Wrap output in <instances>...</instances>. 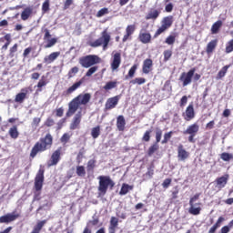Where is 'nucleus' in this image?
<instances>
[{
	"mask_svg": "<svg viewBox=\"0 0 233 233\" xmlns=\"http://www.w3.org/2000/svg\"><path fill=\"white\" fill-rule=\"evenodd\" d=\"M52 145H54V137H52V134L47 133L45 137H40V139L35 142L31 149L30 157L34 159L37 154H42V152L50 150V148H52Z\"/></svg>",
	"mask_w": 233,
	"mask_h": 233,
	"instance_id": "f257e3e1",
	"label": "nucleus"
},
{
	"mask_svg": "<svg viewBox=\"0 0 233 233\" xmlns=\"http://www.w3.org/2000/svg\"><path fill=\"white\" fill-rule=\"evenodd\" d=\"M90 99H92V95H90V93L80 94L76 96L68 104V110L66 113V117H72V115L77 112L79 106H81V105H88V103H90Z\"/></svg>",
	"mask_w": 233,
	"mask_h": 233,
	"instance_id": "f03ea898",
	"label": "nucleus"
},
{
	"mask_svg": "<svg viewBox=\"0 0 233 233\" xmlns=\"http://www.w3.org/2000/svg\"><path fill=\"white\" fill-rule=\"evenodd\" d=\"M97 179V190L99 198H103L106 195V192H108V187H110V190H112V188L116 187V182L110 178V176H99Z\"/></svg>",
	"mask_w": 233,
	"mask_h": 233,
	"instance_id": "7ed1b4c3",
	"label": "nucleus"
},
{
	"mask_svg": "<svg viewBox=\"0 0 233 233\" xmlns=\"http://www.w3.org/2000/svg\"><path fill=\"white\" fill-rule=\"evenodd\" d=\"M110 39H111L110 34H108V32L106 29L101 33V37H99L98 39L93 42H89L88 45L92 48H97L99 46H102L103 50H106V48H108Z\"/></svg>",
	"mask_w": 233,
	"mask_h": 233,
	"instance_id": "20e7f679",
	"label": "nucleus"
},
{
	"mask_svg": "<svg viewBox=\"0 0 233 233\" xmlns=\"http://www.w3.org/2000/svg\"><path fill=\"white\" fill-rule=\"evenodd\" d=\"M78 63L83 68H90V66H94V65H99V63H101V57L97 55H87L81 56Z\"/></svg>",
	"mask_w": 233,
	"mask_h": 233,
	"instance_id": "39448f33",
	"label": "nucleus"
},
{
	"mask_svg": "<svg viewBox=\"0 0 233 233\" xmlns=\"http://www.w3.org/2000/svg\"><path fill=\"white\" fill-rule=\"evenodd\" d=\"M174 24V16L168 15L165 16L161 21V26L157 28V30L155 32L153 37L154 39H157L161 34H164V32H167L168 28L172 26Z\"/></svg>",
	"mask_w": 233,
	"mask_h": 233,
	"instance_id": "423d86ee",
	"label": "nucleus"
},
{
	"mask_svg": "<svg viewBox=\"0 0 233 233\" xmlns=\"http://www.w3.org/2000/svg\"><path fill=\"white\" fill-rule=\"evenodd\" d=\"M199 196H201V193L195 194L190 199H189V208L188 212L192 216H199L201 214V202L196 203V201L199 200Z\"/></svg>",
	"mask_w": 233,
	"mask_h": 233,
	"instance_id": "0eeeda50",
	"label": "nucleus"
},
{
	"mask_svg": "<svg viewBox=\"0 0 233 233\" xmlns=\"http://www.w3.org/2000/svg\"><path fill=\"white\" fill-rule=\"evenodd\" d=\"M184 136H188V143H196V136L199 134V124L193 123L189 125L186 130L183 131Z\"/></svg>",
	"mask_w": 233,
	"mask_h": 233,
	"instance_id": "6e6552de",
	"label": "nucleus"
},
{
	"mask_svg": "<svg viewBox=\"0 0 233 233\" xmlns=\"http://www.w3.org/2000/svg\"><path fill=\"white\" fill-rule=\"evenodd\" d=\"M156 142L147 149V156L152 157L157 150H159V143H161V137H163V130L161 128H156Z\"/></svg>",
	"mask_w": 233,
	"mask_h": 233,
	"instance_id": "1a4fd4ad",
	"label": "nucleus"
},
{
	"mask_svg": "<svg viewBox=\"0 0 233 233\" xmlns=\"http://www.w3.org/2000/svg\"><path fill=\"white\" fill-rule=\"evenodd\" d=\"M43 183H45V169H39L35 177V190L37 192L35 196H41L43 190Z\"/></svg>",
	"mask_w": 233,
	"mask_h": 233,
	"instance_id": "9d476101",
	"label": "nucleus"
},
{
	"mask_svg": "<svg viewBox=\"0 0 233 233\" xmlns=\"http://www.w3.org/2000/svg\"><path fill=\"white\" fill-rule=\"evenodd\" d=\"M62 156H63V147H59L51 154V157L47 161V167H57V165H59V161H61Z\"/></svg>",
	"mask_w": 233,
	"mask_h": 233,
	"instance_id": "9b49d317",
	"label": "nucleus"
},
{
	"mask_svg": "<svg viewBox=\"0 0 233 233\" xmlns=\"http://www.w3.org/2000/svg\"><path fill=\"white\" fill-rule=\"evenodd\" d=\"M194 74H196V67L191 68L187 72H183L180 75L179 81L182 82L183 86H188V85L192 83V77H194Z\"/></svg>",
	"mask_w": 233,
	"mask_h": 233,
	"instance_id": "f8f14e48",
	"label": "nucleus"
},
{
	"mask_svg": "<svg viewBox=\"0 0 233 233\" xmlns=\"http://www.w3.org/2000/svg\"><path fill=\"white\" fill-rule=\"evenodd\" d=\"M42 32L44 33V41L46 42V44L44 46L45 48H52V46H56L57 43V38L52 37V35L50 34V30L48 28H42Z\"/></svg>",
	"mask_w": 233,
	"mask_h": 233,
	"instance_id": "ddd939ff",
	"label": "nucleus"
},
{
	"mask_svg": "<svg viewBox=\"0 0 233 233\" xmlns=\"http://www.w3.org/2000/svg\"><path fill=\"white\" fill-rule=\"evenodd\" d=\"M19 218H21V214L19 213H15V212L7 213L0 217V223H5V225H9V223H13V221L19 219Z\"/></svg>",
	"mask_w": 233,
	"mask_h": 233,
	"instance_id": "4468645a",
	"label": "nucleus"
},
{
	"mask_svg": "<svg viewBox=\"0 0 233 233\" xmlns=\"http://www.w3.org/2000/svg\"><path fill=\"white\" fill-rule=\"evenodd\" d=\"M121 95L109 97L105 104V110H112L117 106Z\"/></svg>",
	"mask_w": 233,
	"mask_h": 233,
	"instance_id": "2eb2a0df",
	"label": "nucleus"
},
{
	"mask_svg": "<svg viewBox=\"0 0 233 233\" xmlns=\"http://www.w3.org/2000/svg\"><path fill=\"white\" fill-rule=\"evenodd\" d=\"M138 41L143 45H148L152 43V35L145 29L140 30L138 34Z\"/></svg>",
	"mask_w": 233,
	"mask_h": 233,
	"instance_id": "dca6fc26",
	"label": "nucleus"
},
{
	"mask_svg": "<svg viewBox=\"0 0 233 233\" xmlns=\"http://www.w3.org/2000/svg\"><path fill=\"white\" fill-rule=\"evenodd\" d=\"M81 119H83V113L78 111L69 126L70 130H77L81 125Z\"/></svg>",
	"mask_w": 233,
	"mask_h": 233,
	"instance_id": "f3484780",
	"label": "nucleus"
},
{
	"mask_svg": "<svg viewBox=\"0 0 233 233\" xmlns=\"http://www.w3.org/2000/svg\"><path fill=\"white\" fill-rule=\"evenodd\" d=\"M185 121H192L196 117V112L194 111V105L189 104L186 108L185 113L182 114Z\"/></svg>",
	"mask_w": 233,
	"mask_h": 233,
	"instance_id": "a211bd4d",
	"label": "nucleus"
},
{
	"mask_svg": "<svg viewBox=\"0 0 233 233\" xmlns=\"http://www.w3.org/2000/svg\"><path fill=\"white\" fill-rule=\"evenodd\" d=\"M190 153L185 149L183 144H179L177 147V157L179 161H186V159H188Z\"/></svg>",
	"mask_w": 233,
	"mask_h": 233,
	"instance_id": "6ab92c4d",
	"label": "nucleus"
},
{
	"mask_svg": "<svg viewBox=\"0 0 233 233\" xmlns=\"http://www.w3.org/2000/svg\"><path fill=\"white\" fill-rule=\"evenodd\" d=\"M215 183L216 188H218V190H222V188H225V187H227V183H228V175H224L216 178Z\"/></svg>",
	"mask_w": 233,
	"mask_h": 233,
	"instance_id": "aec40b11",
	"label": "nucleus"
},
{
	"mask_svg": "<svg viewBox=\"0 0 233 233\" xmlns=\"http://www.w3.org/2000/svg\"><path fill=\"white\" fill-rule=\"evenodd\" d=\"M121 66V53L116 52L113 55V60L111 62V70L114 72Z\"/></svg>",
	"mask_w": 233,
	"mask_h": 233,
	"instance_id": "412c9836",
	"label": "nucleus"
},
{
	"mask_svg": "<svg viewBox=\"0 0 233 233\" xmlns=\"http://www.w3.org/2000/svg\"><path fill=\"white\" fill-rule=\"evenodd\" d=\"M119 228V218L116 217H111L109 220V227H108V232L109 233H116V230Z\"/></svg>",
	"mask_w": 233,
	"mask_h": 233,
	"instance_id": "4be33fe9",
	"label": "nucleus"
},
{
	"mask_svg": "<svg viewBox=\"0 0 233 233\" xmlns=\"http://www.w3.org/2000/svg\"><path fill=\"white\" fill-rule=\"evenodd\" d=\"M152 66H154V62L150 58H147L144 60L142 65V72L143 74H150L152 72Z\"/></svg>",
	"mask_w": 233,
	"mask_h": 233,
	"instance_id": "5701e85b",
	"label": "nucleus"
},
{
	"mask_svg": "<svg viewBox=\"0 0 233 233\" xmlns=\"http://www.w3.org/2000/svg\"><path fill=\"white\" fill-rule=\"evenodd\" d=\"M160 14H161V11H159L158 9L151 8L148 11V13L146 15L145 19H146V21H150V19L152 21H156V19H157V17H159Z\"/></svg>",
	"mask_w": 233,
	"mask_h": 233,
	"instance_id": "b1692460",
	"label": "nucleus"
},
{
	"mask_svg": "<svg viewBox=\"0 0 233 233\" xmlns=\"http://www.w3.org/2000/svg\"><path fill=\"white\" fill-rule=\"evenodd\" d=\"M136 32V25H129L126 28V35L123 36V43H127V39H131L132 35Z\"/></svg>",
	"mask_w": 233,
	"mask_h": 233,
	"instance_id": "393cba45",
	"label": "nucleus"
},
{
	"mask_svg": "<svg viewBox=\"0 0 233 233\" xmlns=\"http://www.w3.org/2000/svg\"><path fill=\"white\" fill-rule=\"evenodd\" d=\"M61 56V52H53L49 56H46L44 57V63L46 65H51V63H54L57 57Z\"/></svg>",
	"mask_w": 233,
	"mask_h": 233,
	"instance_id": "a878e982",
	"label": "nucleus"
},
{
	"mask_svg": "<svg viewBox=\"0 0 233 233\" xmlns=\"http://www.w3.org/2000/svg\"><path fill=\"white\" fill-rule=\"evenodd\" d=\"M127 125V121L125 120V116L123 115H120L116 117V128L119 130V132L125 131V127Z\"/></svg>",
	"mask_w": 233,
	"mask_h": 233,
	"instance_id": "bb28decb",
	"label": "nucleus"
},
{
	"mask_svg": "<svg viewBox=\"0 0 233 233\" xmlns=\"http://www.w3.org/2000/svg\"><path fill=\"white\" fill-rule=\"evenodd\" d=\"M32 14H34V9L30 6L25 7L21 13L22 21H28Z\"/></svg>",
	"mask_w": 233,
	"mask_h": 233,
	"instance_id": "cd10ccee",
	"label": "nucleus"
},
{
	"mask_svg": "<svg viewBox=\"0 0 233 233\" xmlns=\"http://www.w3.org/2000/svg\"><path fill=\"white\" fill-rule=\"evenodd\" d=\"M5 44L2 46V50L5 52V50H8V46H10V43H12V35L10 34H6L4 37L0 38V43H5Z\"/></svg>",
	"mask_w": 233,
	"mask_h": 233,
	"instance_id": "c85d7f7f",
	"label": "nucleus"
},
{
	"mask_svg": "<svg viewBox=\"0 0 233 233\" xmlns=\"http://www.w3.org/2000/svg\"><path fill=\"white\" fill-rule=\"evenodd\" d=\"M26 94H28V89L23 88L21 89V93H18L15 96V103H23L26 99Z\"/></svg>",
	"mask_w": 233,
	"mask_h": 233,
	"instance_id": "c756f323",
	"label": "nucleus"
},
{
	"mask_svg": "<svg viewBox=\"0 0 233 233\" xmlns=\"http://www.w3.org/2000/svg\"><path fill=\"white\" fill-rule=\"evenodd\" d=\"M218 47V39L211 40L206 47L207 54H212Z\"/></svg>",
	"mask_w": 233,
	"mask_h": 233,
	"instance_id": "7c9ffc66",
	"label": "nucleus"
},
{
	"mask_svg": "<svg viewBox=\"0 0 233 233\" xmlns=\"http://www.w3.org/2000/svg\"><path fill=\"white\" fill-rule=\"evenodd\" d=\"M46 221H47L46 219L38 221L36 225L34 227L31 233H41V230H43V227L46 225Z\"/></svg>",
	"mask_w": 233,
	"mask_h": 233,
	"instance_id": "2f4dec72",
	"label": "nucleus"
},
{
	"mask_svg": "<svg viewBox=\"0 0 233 233\" xmlns=\"http://www.w3.org/2000/svg\"><path fill=\"white\" fill-rule=\"evenodd\" d=\"M225 221V218L219 217L217 220V222L209 228L208 233H216V230L221 227V223Z\"/></svg>",
	"mask_w": 233,
	"mask_h": 233,
	"instance_id": "473e14b6",
	"label": "nucleus"
},
{
	"mask_svg": "<svg viewBox=\"0 0 233 233\" xmlns=\"http://www.w3.org/2000/svg\"><path fill=\"white\" fill-rule=\"evenodd\" d=\"M48 83H50L48 81V78H46V76H42L41 79L38 81V83L36 85V87L38 88L37 92H42L43 86H46L48 85Z\"/></svg>",
	"mask_w": 233,
	"mask_h": 233,
	"instance_id": "72a5a7b5",
	"label": "nucleus"
},
{
	"mask_svg": "<svg viewBox=\"0 0 233 233\" xmlns=\"http://www.w3.org/2000/svg\"><path fill=\"white\" fill-rule=\"evenodd\" d=\"M8 134L11 139H17L19 137V129H17V126H13L9 128Z\"/></svg>",
	"mask_w": 233,
	"mask_h": 233,
	"instance_id": "f704fd0d",
	"label": "nucleus"
},
{
	"mask_svg": "<svg viewBox=\"0 0 233 233\" xmlns=\"http://www.w3.org/2000/svg\"><path fill=\"white\" fill-rule=\"evenodd\" d=\"M223 26V21L218 20L215 22L211 26V34H219V30Z\"/></svg>",
	"mask_w": 233,
	"mask_h": 233,
	"instance_id": "c9c22d12",
	"label": "nucleus"
},
{
	"mask_svg": "<svg viewBox=\"0 0 233 233\" xmlns=\"http://www.w3.org/2000/svg\"><path fill=\"white\" fill-rule=\"evenodd\" d=\"M82 83H85V81L83 79H80L78 82H76L75 84H73L72 86L67 88L66 94L70 95L73 92H76V90H77V88H79V86H81Z\"/></svg>",
	"mask_w": 233,
	"mask_h": 233,
	"instance_id": "e433bc0d",
	"label": "nucleus"
},
{
	"mask_svg": "<svg viewBox=\"0 0 233 233\" xmlns=\"http://www.w3.org/2000/svg\"><path fill=\"white\" fill-rule=\"evenodd\" d=\"M130 190H134V186H130L128 184H123L122 187L119 191L120 196H127Z\"/></svg>",
	"mask_w": 233,
	"mask_h": 233,
	"instance_id": "4c0bfd02",
	"label": "nucleus"
},
{
	"mask_svg": "<svg viewBox=\"0 0 233 233\" xmlns=\"http://www.w3.org/2000/svg\"><path fill=\"white\" fill-rule=\"evenodd\" d=\"M228 68H230V66H224L220 71L218 73L216 79L219 80V79H223V77H225V76H227V72H228Z\"/></svg>",
	"mask_w": 233,
	"mask_h": 233,
	"instance_id": "58836bf2",
	"label": "nucleus"
},
{
	"mask_svg": "<svg viewBox=\"0 0 233 233\" xmlns=\"http://www.w3.org/2000/svg\"><path fill=\"white\" fill-rule=\"evenodd\" d=\"M137 64H134L131 68L129 69L127 75L125 76V79H132V77H134V76H136V72L137 70Z\"/></svg>",
	"mask_w": 233,
	"mask_h": 233,
	"instance_id": "ea45409f",
	"label": "nucleus"
},
{
	"mask_svg": "<svg viewBox=\"0 0 233 233\" xmlns=\"http://www.w3.org/2000/svg\"><path fill=\"white\" fill-rule=\"evenodd\" d=\"M99 136H101V127L96 126L91 129V137H93V139H97Z\"/></svg>",
	"mask_w": 233,
	"mask_h": 233,
	"instance_id": "a19ab883",
	"label": "nucleus"
},
{
	"mask_svg": "<svg viewBox=\"0 0 233 233\" xmlns=\"http://www.w3.org/2000/svg\"><path fill=\"white\" fill-rule=\"evenodd\" d=\"M117 87V81H109L104 86V90H112V88Z\"/></svg>",
	"mask_w": 233,
	"mask_h": 233,
	"instance_id": "79ce46f5",
	"label": "nucleus"
},
{
	"mask_svg": "<svg viewBox=\"0 0 233 233\" xmlns=\"http://www.w3.org/2000/svg\"><path fill=\"white\" fill-rule=\"evenodd\" d=\"M174 134V131H169L167 133L164 134V138L161 141L162 145H167V143H168L169 139H172V136Z\"/></svg>",
	"mask_w": 233,
	"mask_h": 233,
	"instance_id": "37998d69",
	"label": "nucleus"
},
{
	"mask_svg": "<svg viewBox=\"0 0 233 233\" xmlns=\"http://www.w3.org/2000/svg\"><path fill=\"white\" fill-rule=\"evenodd\" d=\"M147 83V79L144 77H137L130 81L131 85H145Z\"/></svg>",
	"mask_w": 233,
	"mask_h": 233,
	"instance_id": "c03bdc74",
	"label": "nucleus"
},
{
	"mask_svg": "<svg viewBox=\"0 0 233 233\" xmlns=\"http://www.w3.org/2000/svg\"><path fill=\"white\" fill-rule=\"evenodd\" d=\"M163 56H164V63H167V61H170V58L172 57V50L170 49H167L163 52Z\"/></svg>",
	"mask_w": 233,
	"mask_h": 233,
	"instance_id": "a18cd8bd",
	"label": "nucleus"
},
{
	"mask_svg": "<svg viewBox=\"0 0 233 233\" xmlns=\"http://www.w3.org/2000/svg\"><path fill=\"white\" fill-rule=\"evenodd\" d=\"M76 175L79 176L80 177L86 176V171L85 170L84 166L76 167Z\"/></svg>",
	"mask_w": 233,
	"mask_h": 233,
	"instance_id": "49530a36",
	"label": "nucleus"
},
{
	"mask_svg": "<svg viewBox=\"0 0 233 233\" xmlns=\"http://www.w3.org/2000/svg\"><path fill=\"white\" fill-rule=\"evenodd\" d=\"M50 11V0H46L42 5V14H46Z\"/></svg>",
	"mask_w": 233,
	"mask_h": 233,
	"instance_id": "de8ad7c7",
	"label": "nucleus"
},
{
	"mask_svg": "<svg viewBox=\"0 0 233 233\" xmlns=\"http://www.w3.org/2000/svg\"><path fill=\"white\" fill-rule=\"evenodd\" d=\"M96 168V159H90L87 162L86 170L87 172H92Z\"/></svg>",
	"mask_w": 233,
	"mask_h": 233,
	"instance_id": "09e8293b",
	"label": "nucleus"
},
{
	"mask_svg": "<svg viewBox=\"0 0 233 233\" xmlns=\"http://www.w3.org/2000/svg\"><path fill=\"white\" fill-rule=\"evenodd\" d=\"M166 45L172 46L174 43H176V35H169L166 40H165Z\"/></svg>",
	"mask_w": 233,
	"mask_h": 233,
	"instance_id": "8fccbe9b",
	"label": "nucleus"
},
{
	"mask_svg": "<svg viewBox=\"0 0 233 233\" xmlns=\"http://www.w3.org/2000/svg\"><path fill=\"white\" fill-rule=\"evenodd\" d=\"M70 137H72V134L65 133V134L61 137L60 141H61V143H63L64 145H66V143H68V141H70Z\"/></svg>",
	"mask_w": 233,
	"mask_h": 233,
	"instance_id": "3c124183",
	"label": "nucleus"
},
{
	"mask_svg": "<svg viewBox=\"0 0 233 233\" xmlns=\"http://www.w3.org/2000/svg\"><path fill=\"white\" fill-rule=\"evenodd\" d=\"M220 159H222V161H230V159H233V155L224 152L220 155Z\"/></svg>",
	"mask_w": 233,
	"mask_h": 233,
	"instance_id": "603ef678",
	"label": "nucleus"
},
{
	"mask_svg": "<svg viewBox=\"0 0 233 233\" xmlns=\"http://www.w3.org/2000/svg\"><path fill=\"white\" fill-rule=\"evenodd\" d=\"M154 168H156V166L154 165V163L150 164V166L147 167V171L146 173V176H148V177H153Z\"/></svg>",
	"mask_w": 233,
	"mask_h": 233,
	"instance_id": "864d4df0",
	"label": "nucleus"
},
{
	"mask_svg": "<svg viewBox=\"0 0 233 233\" xmlns=\"http://www.w3.org/2000/svg\"><path fill=\"white\" fill-rule=\"evenodd\" d=\"M77 72H79V67H77V66L72 67L67 74L68 78L70 79V78L74 77L76 76V74H77Z\"/></svg>",
	"mask_w": 233,
	"mask_h": 233,
	"instance_id": "5fc2aeb1",
	"label": "nucleus"
},
{
	"mask_svg": "<svg viewBox=\"0 0 233 233\" xmlns=\"http://www.w3.org/2000/svg\"><path fill=\"white\" fill-rule=\"evenodd\" d=\"M99 67L97 66L90 67L87 72L86 73V77H90L93 74H96L97 72V69Z\"/></svg>",
	"mask_w": 233,
	"mask_h": 233,
	"instance_id": "6e6d98bb",
	"label": "nucleus"
},
{
	"mask_svg": "<svg viewBox=\"0 0 233 233\" xmlns=\"http://www.w3.org/2000/svg\"><path fill=\"white\" fill-rule=\"evenodd\" d=\"M233 52V39L229 40L226 45V54Z\"/></svg>",
	"mask_w": 233,
	"mask_h": 233,
	"instance_id": "4d7b16f0",
	"label": "nucleus"
},
{
	"mask_svg": "<svg viewBox=\"0 0 233 233\" xmlns=\"http://www.w3.org/2000/svg\"><path fill=\"white\" fill-rule=\"evenodd\" d=\"M17 48H19V45L15 44L12 47L9 49V56L10 57H14L15 56V52H17Z\"/></svg>",
	"mask_w": 233,
	"mask_h": 233,
	"instance_id": "13d9d810",
	"label": "nucleus"
},
{
	"mask_svg": "<svg viewBox=\"0 0 233 233\" xmlns=\"http://www.w3.org/2000/svg\"><path fill=\"white\" fill-rule=\"evenodd\" d=\"M150 134H152V130H147L144 133V136L142 137V141H145L146 143H148V141H150Z\"/></svg>",
	"mask_w": 233,
	"mask_h": 233,
	"instance_id": "bf43d9fd",
	"label": "nucleus"
},
{
	"mask_svg": "<svg viewBox=\"0 0 233 233\" xmlns=\"http://www.w3.org/2000/svg\"><path fill=\"white\" fill-rule=\"evenodd\" d=\"M106 14H108V8L104 7L97 12L96 17H103V15H106Z\"/></svg>",
	"mask_w": 233,
	"mask_h": 233,
	"instance_id": "052dcab7",
	"label": "nucleus"
},
{
	"mask_svg": "<svg viewBox=\"0 0 233 233\" xmlns=\"http://www.w3.org/2000/svg\"><path fill=\"white\" fill-rule=\"evenodd\" d=\"M39 123H41V118L35 117L33 118V122L31 123V126L33 127V128H37V127H39Z\"/></svg>",
	"mask_w": 233,
	"mask_h": 233,
	"instance_id": "680f3d73",
	"label": "nucleus"
},
{
	"mask_svg": "<svg viewBox=\"0 0 233 233\" xmlns=\"http://www.w3.org/2000/svg\"><path fill=\"white\" fill-rule=\"evenodd\" d=\"M170 185H172V178H166L162 183L163 188H168Z\"/></svg>",
	"mask_w": 233,
	"mask_h": 233,
	"instance_id": "e2e57ef3",
	"label": "nucleus"
},
{
	"mask_svg": "<svg viewBox=\"0 0 233 233\" xmlns=\"http://www.w3.org/2000/svg\"><path fill=\"white\" fill-rule=\"evenodd\" d=\"M72 5H74V0H66L64 3V10H68Z\"/></svg>",
	"mask_w": 233,
	"mask_h": 233,
	"instance_id": "0e129e2a",
	"label": "nucleus"
},
{
	"mask_svg": "<svg viewBox=\"0 0 233 233\" xmlns=\"http://www.w3.org/2000/svg\"><path fill=\"white\" fill-rule=\"evenodd\" d=\"M54 125H56V122L53 120L52 117H48L45 122L46 127H54Z\"/></svg>",
	"mask_w": 233,
	"mask_h": 233,
	"instance_id": "69168bd1",
	"label": "nucleus"
},
{
	"mask_svg": "<svg viewBox=\"0 0 233 233\" xmlns=\"http://www.w3.org/2000/svg\"><path fill=\"white\" fill-rule=\"evenodd\" d=\"M64 114H65V109H63V107H59V108L56 109V117H63Z\"/></svg>",
	"mask_w": 233,
	"mask_h": 233,
	"instance_id": "338daca9",
	"label": "nucleus"
},
{
	"mask_svg": "<svg viewBox=\"0 0 233 233\" xmlns=\"http://www.w3.org/2000/svg\"><path fill=\"white\" fill-rule=\"evenodd\" d=\"M187 103H188V97L187 96H182L180 99L181 108H183V106H185L187 105Z\"/></svg>",
	"mask_w": 233,
	"mask_h": 233,
	"instance_id": "774afa93",
	"label": "nucleus"
}]
</instances>
